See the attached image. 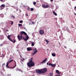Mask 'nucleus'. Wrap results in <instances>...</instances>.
Segmentation results:
<instances>
[{
  "label": "nucleus",
  "instance_id": "9b49d317",
  "mask_svg": "<svg viewBox=\"0 0 76 76\" xmlns=\"http://www.w3.org/2000/svg\"><path fill=\"white\" fill-rule=\"evenodd\" d=\"M43 71L45 73V72H47V68H43Z\"/></svg>",
  "mask_w": 76,
  "mask_h": 76
},
{
  "label": "nucleus",
  "instance_id": "4c0bfd02",
  "mask_svg": "<svg viewBox=\"0 0 76 76\" xmlns=\"http://www.w3.org/2000/svg\"><path fill=\"white\" fill-rule=\"evenodd\" d=\"M12 17L13 18H14V19H15V16H13V15H12Z\"/></svg>",
  "mask_w": 76,
  "mask_h": 76
},
{
  "label": "nucleus",
  "instance_id": "4be33fe9",
  "mask_svg": "<svg viewBox=\"0 0 76 76\" xmlns=\"http://www.w3.org/2000/svg\"><path fill=\"white\" fill-rule=\"evenodd\" d=\"M52 67H55V66H56V64H52V65H51Z\"/></svg>",
  "mask_w": 76,
  "mask_h": 76
},
{
  "label": "nucleus",
  "instance_id": "4d7b16f0",
  "mask_svg": "<svg viewBox=\"0 0 76 76\" xmlns=\"http://www.w3.org/2000/svg\"><path fill=\"white\" fill-rule=\"evenodd\" d=\"M8 62H9V63H10L9 61H8Z\"/></svg>",
  "mask_w": 76,
  "mask_h": 76
},
{
  "label": "nucleus",
  "instance_id": "aec40b11",
  "mask_svg": "<svg viewBox=\"0 0 76 76\" xmlns=\"http://www.w3.org/2000/svg\"><path fill=\"white\" fill-rule=\"evenodd\" d=\"M15 65L14 66V67H12V69H14V68H15V67L16 66V62L15 61Z\"/></svg>",
  "mask_w": 76,
  "mask_h": 76
},
{
  "label": "nucleus",
  "instance_id": "8fccbe9b",
  "mask_svg": "<svg viewBox=\"0 0 76 76\" xmlns=\"http://www.w3.org/2000/svg\"><path fill=\"white\" fill-rule=\"evenodd\" d=\"M5 64L4 63V64H2V65H4Z\"/></svg>",
  "mask_w": 76,
  "mask_h": 76
},
{
  "label": "nucleus",
  "instance_id": "393cba45",
  "mask_svg": "<svg viewBox=\"0 0 76 76\" xmlns=\"http://www.w3.org/2000/svg\"><path fill=\"white\" fill-rule=\"evenodd\" d=\"M34 45V43H32L31 44V46L32 47H33Z\"/></svg>",
  "mask_w": 76,
  "mask_h": 76
},
{
  "label": "nucleus",
  "instance_id": "5701e85b",
  "mask_svg": "<svg viewBox=\"0 0 76 76\" xmlns=\"http://www.w3.org/2000/svg\"><path fill=\"white\" fill-rule=\"evenodd\" d=\"M32 24L33 25H34V24H35V23H36V22H34V21H32Z\"/></svg>",
  "mask_w": 76,
  "mask_h": 76
},
{
  "label": "nucleus",
  "instance_id": "f704fd0d",
  "mask_svg": "<svg viewBox=\"0 0 76 76\" xmlns=\"http://www.w3.org/2000/svg\"><path fill=\"white\" fill-rule=\"evenodd\" d=\"M49 66H51L52 65V64H51V63H50L49 64Z\"/></svg>",
  "mask_w": 76,
  "mask_h": 76
},
{
  "label": "nucleus",
  "instance_id": "72a5a7b5",
  "mask_svg": "<svg viewBox=\"0 0 76 76\" xmlns=\"http://www.w3.org/2000/svg\"><path fill=\"white\" fill-rule=\"evenodd\" d=\"M27 10H28V11L30 10V8L29 7H28V8L27 9Z\"/></svg>",
  "mask_w": 76,
  "mask_h": 76
},
{
  "label": "nucleus",
  "instance_id": "dca6fc26",
  "mask_svg": "<svg viewBox=\"0 0 76 76\" xmlns=\"http://www.w3.org/2000/svg\"><path fill=\"white\" fill-rule=\"evenodd\" d=\"M56 72L57 74H60V72L58 70H56Z\"/></svg>",
  "mask_w": 76,
  "mask_h": 76
},
{
  "label": "nucleus",
  "instance_id": "c756f323",
  "mask_svg": "<svg viewBox=\"0 0 76 76\" xmlns=\"http://www.w3.org/2000/svg\"><path fill=\"white\" fill-rule=\"evenodd\" d=\"M6 66L7 67V68H8L9 69V66H8V65H6Z\"/></svg>",
  "mask_w": 76,
  "mask_h": 76
},
{
  "label": "nucleus",
  "instance_id": "c9c22d12",
  "mask_svg": "<svg viewBox=\"0 0 76 76\" xmlns=\"http://www.w3.org/2000/svg\"><path fill=\"white\" fill-rule=\"evenodd\" d=\"M9 62H7V65H9Z\"/></svg>",
  "mask_w": 76,
  "mask_h": 76
},
{
  "label": "nucleus",
  "instance_id": "7c9ffc66",
  "mask_svg": "<svg viewBox=\"0 0 76 76\" xmlns=\"http://www.w3.org/2000/svg\"><path fill=\"white\" fill-rule=\"evenodd\" d=\"M22 22H23V21L22 20H21L20 21V23H22Z\"/></svg>",
  "mask_w": 76,
  "mask_h": 76
},
{
  "label": "nucleus",
  "instance_id": "412c9836",
  "mask_svg": "<svg viewBox=\"0 0 76 76\" xmlns=\"http://www.w3.org/2000/svg\"><path fill=\"white\" fill-rule=\"evenodd\" d=\"M19 27L20 26H22V24H18Z\"/></svg>",
  "mask_w": 76,
  "mask_h": 76
},
{
  "label": "nucleus",
  "instance_id": "de8ad7c7",
  "mask_svg": "<svg viewBox=\"0 0 76 76\" xmlns=\"http://www.w3.org/2000/svg\"><path fill=\"white\" fill-rule=\"evenodd\" d=\"M74 14L75 15H76V13H74Z\"/></svg>",
  "mask_w": 76,
  "mask_h": 76
},
{
  "label": "nucleus",
  "instance_id": "f3484780",
  "mask_svg": "<svg viewBox=\"0 0 76 76\" xmlns=\"http://www.w3.org/2000/svg\"><path fill=\"white\" fill-rule=\"evenodd\" d=\"M52 56H53V57H55V56H56V54H55V53H53L52 54Z\"/></svg>",
  "mask_w": 76,
  "mask_h": 76
},
{
  "label": "nucleus",
  "instance_id": "cd10ccee",
  "mask_svg": "<svg viewBox=\"0 0 76 76\" xmlns=\"http://www.w3.org/2000/svg\"><path fill=\"white\" fill-rule=\"evenodd\" d=\"M50 76H53V73H50Z\"/></svg>",
  "mask_w": 76,
  "mask_h": 76
},
{
  "label": "nucleus",
  "instance_id": "f257e3e1",
  "mask_svg": "<svg viewBox=\"0 0 76 76\" xmlns=\"http://www.w3.org/2000/svg\"><path fill=\"white\" fill-rule=\"evenodd\" d=\"M32 60H33V58L32 57L30 60L29 62H28L27 64L28 67H29L30 68H31V67L34 66V64H35V63L33 62Z\"/></svg>",
  "mask_w": 76,
  "mask_h": 76
},
{
  "label": "nucleus",
  "instance_id": "09e8293b",
  "mask_svg": "<svg viewBox=\"0 0 76 76\" xmlns=\"http://www.w3.org/2000/svg\"><path fill=\"white\" fill-rule=\"evenodd\" d=\"M26 45H27V46H28V43H27V44H26Z\"/></svg>",
  "mask_w": 76,
  "mask_h": 76
},
{
  "label": "nucleus",
  "instance_id": "5fc2aeb1",
  "mask_svg": "<svg viewBox=\"0 0 76 76\" xmlns=\"http://www.w3.org/2000/svg\"><path fill=\"white\" fill-rule=\"evenodd\" d=\"M29 25H32V24L30 23V24H29Z\"/></svg>",
  "mask_w": 76,
  "mask_h": 76
},
{
  "label": "nucleus",
  "instance_id": "f03ea898",
  "mask_svg": "<svg viewBox=\"0 0 76 76\" xmlns=\"http://www.w3.org/2000/svg\"><path fill=\"white\" fill-rule=\"evenodd\" d=\"M35 72L36 73L38 74H41V73H45V72L43 71L42 69H37L36 70Z\"/></svg>",
  "mask_w": 76,
  "mask_h": 76
},
{
  "label": "nucleus",
  "instance_id": "9d476101",
  "mask_svg": "<svg viewBox=\"0 0 76 76\" xmlns=\"http://www.w3.org/2000/svg\"><path fill=\"white\" fill-rule=\"evenodd\" d=\"M44 33V30H40L39 31V34L42 35V34H43Z\"/></svg>",
  "mask_w": 76,
  "mask_h": 76
},
{
  "label": "nucleus",
  "instance_id": "4468645a",
  "mask_svg": "<svg viewBox=\"0 0 76 76\" xmlns=\"http://www.w3.org/2000/svg\"><path fill=\"white\" fill-rule=\"evenodd\" d=\"M18 38L19 39V41H20V40H21V39H20V37L19 35L18 36Z\"/></svg>",
  "mask_w": 76,
  "mask_h": 76
},
{
  "label": "nucleus",
  "instance_id": "a211bd4d",
  "mask_svg": "<svg viewBox=\"0 0 76 76\" xmlns=\"http://www.w3.org/2000/svg\"><path fill=\"white\" fill-rule=\"evenodd\" d=\"M45 41L46 42V44H48V42H49V41L47 40H45Z\"/></svg>",
  "mask_w": 76,
  "mask_h": 76
},
{
  "label": "nucleus",
  "instance_id": "e433bc0d",
  "mask_svg": "<svg viewBox=\"0 0 76 76\" xmlns=\"http://www.w3.org/2000/svg\"><path fill=\"white\" fill-rule=\"evenodd\" d=\"M9 62H7V65H9Z\"/></svg>",
  "mask_w": 76,
  "mask_h": 76
},
{
  "label": "nucleus",
  "instance_id": "0eeeda50",
  "mask_svg": "<svg viewBox=\"0 0 76 76\" xmlns=\"http://www.w3.org/2000/svg\"><path fill=\"white\" fill-rule=\"evenodd\" d=\"M5 7V5L4 4H2V5L0 6V9L1 10L3 9H4V7Z\"/></svg>",
  "mask_w": 76,
  "mask_h": 76
},
{
  "label": "nucleus",
  "instance_id": "bf43d9fd",
  "mask_svg": "<svg viewBox=\"0 0 76 76\" xmlns=\"http://www.w3.org/2000/svg\"><path fill=\"white\" fill-rule=\"evenodd\" d=\"M17 4L16 3V4Z\"/></svg>",
  "mask_w": 76,
  "mask_h": 76
},
{
  "label": "nucleus",
  "instance_id": "680f3d73",
  "mask_svg": "<svg viewBox=\"0 0 76 76\" xmlns=\"http://www.w3.org/2000/svg\"><path fill=\"white\" fill-rule=\"evenodd\" d=\"M1 54H0V56H1Z\"/></svg>",
  "mask_w": 76,
  "mask_h": 76
},
{
  "label": "nucleus",
  "instance_id": "864d4df0",
  "mask_svg": "<svg viewBox=\"0 0 76 76\" xmlns=\"http://www.w3.org/2000/svg\"><path fill=\"white\" fill-rule=\"evenodd\" d=\"M37 7H39L38 6H37Z\"/></svg>",
  "mask_w": 76,
  "mask_h": 76
},
{
  "label": "nucleus",
  "instance_id": "13d9d810",
  "mask_svg": "<svg viewBox=\"0 0 76 76\" xmlns=\"http://www.w3.org/2000/svg\"><path fill=\"white\" fill-rule=\"evenodd\" d=\"M66 48V46H65V48Z\"/></svg>",
  "mask_w": 76,
  "mask_h": 76
},
{
  "label": "nucleus",
  "instance_id": "49530a36",
  "mask_svg": "<svg viewBox=\"0 0 76 76\" xmlns=\"http://www.w3.org/2000/svg\"><path fill=\"white\" fill-rule=\"evenodd\" d=\"M53 1V0H50V1Z\"/></svg>",
  "mask_w": 76,
  "mask_h": 76
},
{
  "label": "nucleus",
  "instance_id": "423d86ee",
  "mask_svg": "<svg viewBox=\"0 0 76 76\" xmlns=\"http://www.w3.org/2000/svg\"><path fill=\"white\" fill-rule=\"evenodd\" d=\"M23 34H24V35H27V34L26 32L24 31H22L20 34V36H22Z\"/></svg>",
  "mask_w": 76,
  "mask_h": 76
},
{
  "label": "nucleus",
  "instance_id": "6e6d98bb",
  "mask_svg": "<svg viewBox=\"0 0 76 76\" xmlns=\"http://www.w3.org/2000/svg\"><path fill=\"white\" fill-rule=\"evenodd\" d=\"M55 19H56V20L57 19V18H55Z\"/></svg>",
  "mask_w": 76,
  "mask_h": 76
},
{
  "label": "nucleus",
  "instance_id": "39448f33",
  "mask_svg": "<svg viewBox=\"0 0 76 76\" xmlns=\"http://www.w3.org/2000/svg\"><path fill=\"white\" fill-rule=\"evenodd\" d=\"M26 39L25 38V37H22V38L25 41H27V40H28V39H29V37H28V35H26Z\"/></svg>",
  "mask_w": 76,
  "mask_h": 76
},
{
  "label": "nucleus",
  "instance_id": "3c124183",
  "mask_svg": "<svg viewBox=\"0 0 76 76\" xmlns=\"http://www.w3.org/2000/svg\"><path fill=\"white\" fill-rule=\"evenodd\" d=\"M0 1H3V0H0Z\"/></svg>",
  "mask_w": 76,
  "mask_h": 76
},
{
  "label": "nucleus",
  "instance_id": "2eb2a0df",
  "mask_svg": "<svg viewBox=\"0 0 76 76\" xmlns=\"http://www.w3.org/2000/svg\"><path fill=\"white\" fill-rule=\"evenodd\" d=\"M53 14H54V15H55V16H57V13H56L55 12V11H53Z\"/></svg>",
  "mask_w": 76,
  "mask_h": 76
},
{
  "label": "nucleus",
  "instance_id": "c85d7f7f",
  "mask_svg": "<svg viewBox=\"0 0 76 76\" xmlns=\"http://www.w3.org/2000/svg\"><path fill=\"white\" fill-rule=\"evenodd\" d=\"M23 37H22V36H20V39L21 40L22 39Z\"/></svg>",
  "mask_w": 76,
  "mask_h": 76
},
{
  "label": "nucleus",
  "instance_id": "a18cd8bd",
  "mask_svg": "<svg viewBox=\"0 0 76 76\" xmlns=\"http://www.w3.org/2000/svg\"><path fill=\"white\" fill-rule=\"evenodd\" d=\"M55 76H60V75H56Z\"/></svg>",
  "mask_w": 76,
  "mask_h": 76
},
{
  "label": "nucleus",
  "instance_id": "a19ab883",
  "mask_svg": "<svg viewBox=\"0 0 76 76\" xmlns=\"http://www.w3.org/2000/svg\"><path fill=\"white\" fill-rule=\"evenodd\" d=\"M29 20V21H32V20L31 19H30Z\"/></svg>",
  "mask_w": 76,
  "mask_h": 76
},
{
  "label": "nucleus",
  "instance_id": "6ab92c4d",
  "mask_svg": "<svg viewBox=\"0 0 76 76\" xmlns=\"http://www.w3.org/2000/svg\"><path fill=\"white\" fill-rule=\"evenodd\" d=\"M4 56H5L4 55V54H2L1 55V57H4Z\"/></svg>",
  "mask_w": 76,
  "mask_h": 76
},
{
  "label": "nucleus",
  "instance_id": "bb28decb",
  "mask_svg": "<svg viewBox=\"0 0 76 76\" xmlns=\"http://www.w3.org/2000/svg\"><path fill=\"white\" fill-rule=\"evenodd\" d=\"M16 72H17V71H19V68H17L16 69Z\"/></svg>",
  "mask_w": 76,
  "mask_h": 76
},
{
  "label": "nucleus",
  "instance_id": "ea45409f",
  "mask_svg": "<svg viewBox=\"0 0 76 76\" xmlns=\"http://www.w3.org/2000/svg\"><path fill=\"white\" fill-rule=\"evenodd\" d=\"M3 45L2 44H1V45H0V47H2Z\"/></svg>",
  "mask_w": 76,
  "mask_h": 76
},
{
  "label": "nucleus",
  "instance_id": "c03bdc74",
  "mask_svg": "<svg viewBox=\"0 0 76 76\" xmlns=\"http://www.w3.org/2000/svg\"><path fill=\"white\" fill-rule=\"evenodd\" d=\"M74 9H76V7H75V8H74Z\"/></svg>",
  "mask_w": 76,
  "mask_h": 76
},
{
  "label": "nucleus",
  "instance_id": "603ef678",
  "mask_svg": "<svg viewBox=\"0 0 76 76\" xmlns=\"http://www.w3.org/2000/svg\"><path fill=\"white\" fill-rule=\"evenodd\" d=\"M9 68H10H10H11V69H12V67H10Z\"/></svg>",
  "mask_w": 76,
  "mask_h": 76
},
{
  "label": "nucleus",
  "instance_id": "58836bf2",
  "mask_svg": "<svg viewBox=\"0 0 76 76\" xmlns=\"http://www.w3.org/2000/svg\"><path fill=\"white\" fill-rule=\"evenodd\" d=\"M12 23H11V25H13V22H12V21H11Z\"/></svg>",
  "mask_w": 76,
  "mask_h": 76
},
{
  "label": "nucleus",
  "instance_id": "2f4dec72",
  "mask_svg": "<svg viewBox=\"0 0 76 76\" xmlns=\"http://www.w3.org/2000/svg\"><path fill=\"white\" fill-rule=\"evenodd\" d=\"M13 61V60L12 59V60H10V61H10V63H11V62H12V61Z\"/></svg>",
  "mask_w": 76,
  "mask_h": 76
},
{
  "label": "nucleus",
  "instance_id": "f8f14e48",
  "mask_svg": "<svg viewBox=\"0 0 76 76\" xmlns=\"http://www.w3.org/2000/svg\"><path fill=\"white\" fill-rule=\"evenodd\" d=\"M32 48H31L30 47H29V48H27V51H32Z\"/></svg>",
  "mask_w": 76,
  "mask_h": 76
},
{
  "label": "nucleus",
  "instance_id": "052dcab7",
  "mask_svg": "<svg viewBox=\"0 0 76 76\" xmlns=\"http://www.w3.org/2000/svg\"><path fill=\"white\" fill-rule=\"evenodd\" d=\"M2 74H3V73H2Z\"/></svg>",
  "mask_w": 76,
  "mask_h": 76
},
{
  "label": "nucleus",
  "instance_id": "1a4fd4ad",
  "mask_svg": "<svg viewBox=\"0 0 76 76\" xmlns=\"http://www.w3.org/2000/svg\"><path fill=\"white\" fill-rule=\"evenodd\" d=\"M48 59H47V58H45L44 60L42 62L40 63H45V61H47Z\"/></svg>",
  "mask_w": 76,
  "mask_h": 76
},
{
  "label": "nucleus",
  "instance_id": "b1692460",
  "mask_svg": "<svg viewBox=\"0 0 76 76\" xmlns=\"http://www.w3.org/2000/svg\"><path fill=\"white\" fill-rule=\"evenodd\" d=\"M30 10H31V11H33V10H34V9L33 8H31Z\"/></svg>",
  "mask_w": 76,
  "mask_h": 76
},
{
  "label": "nucleus",
  "instance_id": "20e7f679",
  "mask_svg": "<svg viewBox=\"0 0 76 76\" xmlns=\"http://www.w3.org/2000/svg\"><path fill=\"white\" fill-rule=\"evenodd\" d=\"M33 51H34L33 53L32 56H34V54H36V53L38 52V50H37V48H35L34 49H33Z\"/></svg>",
  "mask_w": 76,
  "mask_h": 76
},
{
  "label": "nucleus",
  "instance_id": "473e14b6",
  "mask_svg": "<svg viewBox=\"0 0 76 76\" xmlns=\"http://www.w3.org/2000/svg\"><path fill=\"white\" fill-rule=\"evenodd\" d=\"M1 16L2 18H3V14H1Z\"/></svg>",
  "mask_w": 76,
  "mask_h": 76
},
{
  "label": "nucleus",
  "instance_id": "ddd939ff",
  "mask_svg": "<svg viewBox=\"0 0 76 76\" xmlns=\"http://www.w3.org/2000/svg\"><path fill=\"white\" fill-rule=\"evenodd\" d=\"M66 31H67V32H70V30L68 28V27H66Z\"/></svg>",
  "mask_w": 76,
  "mask_h": 76
},
{
  "label": "nucleus",
  "instance_id": "79ce46f5",
  "mask_svg": "<svg viewBox=\"0 0 76 76\" xmlns=\"http://www.w3.org/2000/svg\"><path fill=\"white\" fill-rule=\"evenodd\" d=\"M26 15L27 16H28V14H26Z\"/></svg>",
  "mask_w": 76,
  "mask_h": 76
},
{
  "label": "nucleus",
  "instance_id": "6e6552de",
  "mask_svg": "<svg viewBox=\"0 0 76 76\" xmlns=\"http://www.w3.org/2000/svg\"><path fill=\"white\" fill-rule=\"evenodd\" d=\"M43 7H44V8H47L48 7H49V6L47 5H42Z\"/></svg>",
  "mask_w": 76,
  "mask_h": 76
},
{
  "label": "nucleus",
  "instance_id": "37998d69",
  "mask_svg": "<svg viewBox=\"0 0 76 76\" xmlns=\"http://www.w3.org/2000/svg\"><path fill=\"white\" fill-rule=\"evenodd\" d=\"M47 65H49V64L48 63V62L47 63Z\"/></svg>",
  "mask_w": 76,
  "mask_h": 76
},
{
  "label": "nucleus",
  "instance_id": "a878e982",
  "mask_svg": "<svg viewBox=\"0 0 76 76\" xmlns=\"http://www.w3.org/2000/svg\"><path fill=\"white\" fill-rule=\"evenodd\" d=\"M36 3H37V2L34 1V2L33 4L34 5H35V4H36Z\"/></svg>",
  "mask_w": 76,
  "mask_h": 76
},
{
  "label": "nucleus",
  "instance_id": "7ed1b4c3",
  "mask_svg": "<svg viewBox=\"0 0 76 76\" xmlns=\"http://www.w3.org/2000/svg\"><path fill=\"white\" fill-rule=\"evenodd\" d=\"M7 38L10 41H11V42H13V43H15L16 42V40H15V39L12 40V39H11V38H10V35H9L8 36Z\"/></svg>",
  "mask_w": 76,
  "mask_h": 76
}]
</instances>
